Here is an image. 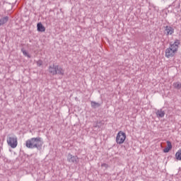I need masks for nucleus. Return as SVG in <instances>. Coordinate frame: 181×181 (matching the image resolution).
I'll return each mask as SVG.
<instances>
[{"label": "nucleus", "mask_w": 181, "mask_h": 181, "mask_svg": "<svg viewBox=\"0 0 181 181\" xmlns=\"http://www.w3.org/2000/svg\"><path fill=\"white\" fill-rule=\"evenodd\" d=\"M25 146L29 149H37L40 151L43 146V140L40 137H33L25 141Z\"/></svg>", "instance_id": "obj_1"}, {"label": "nucleus", "mask_w": 181, "mask_h": 181, "mask_svg": "<svg viewBox=\"0 0 181 181\" xmlns=\"http://www.w3.org/2000/svg\"><path fill=\"white\" fill-rule=\"evenodd\" d=\"M180 45V40H175L174 43L170 42V47L165 49V57L170 59V57H173L179 49V45Z\"/></svg>", "instance_id": "obj_2"}, {"label": "nucleus", "mask_w": 181, "mask_h": 181, "mask_svg": "<svg viewBox=\"0 0 181 181\" xmlns=\"http://www.w3.org/2000/svg\"><path fill=\"white\" fill-rule=\"evenodd\" d=\"M6 141L8 146L13 149L18 146V137L15 134H8Z\"/></svg>", "instance_id": "obj_3"}, {"label": "nucleus", "mask_w": 181, "mask_h": 181, "mask_svg": "<svg viewBox=\"0 0 181 181\" xmlns=\"http://www.w3.org/2000/svg\"><path fill=\"white\" fill-rule=\"evenodd\" d=\"M125 139H127V134H125V133L123 132H119L116 137L117 144L121 145L122 144H124V142H125Z\"/></svg>", "instance_id": "obj_4"}, {"label": "nucleus", "mask_w": 181, "mask_h": 181, "mask_svg": "<svg viewBox=\"0 0 181 181\" xmlns=\"http://www.w3.org/2000/svg\"><path fill=\"white\" fill-rule=\"evenodd\" d=\"M67 161L69 163H78V157H77V156H73L71 153H69L67 156Z\"/></svg>", "instance_id": "obj_5"}, {"label": "nucleus", "mask_w": 181, "mask_h": 181, "mask_svg": "<svg viewBox=\"0 0 181 181\" xmlns=\"http://www.w3.org/2000/svg\"><path fill=\"white\" fill-rule=\"evenodd\" d=\"M164 33L165 35H167V36H169V35H173V33H175V29L170 26L167 25L165 27Z\"/></svg>", "instance_id": "obj_6"}, {"label": "nucleus", "mask_w": 181, "mask_h": 181, "mask_svg": "<svg viewBox=\"0 0 181 181\" xmlns=\"http://www.w3.org/2000/svg\"><path fill=\"white\" fill-rule=\"evenodd\" d=\"M57 65H50L48 69L49 73L52 74V76H56V70H57Z\"/></svg>", "instance_id": "obj_7"}, {"label": "nucleus", "mask_w": 181, "mask_h": 181, "mask_svg": "<svg viewBox=\"0 0 181 181\" xmlns=\"http://www.w3.org/2000/svg\"><path fill=\"white\" fill-rule=\"evenodd\" d=\"M56 74L64 76V69H63L60 66L57 65Z\"/></svg>", "instance_id": "obj_8"}, {"label": "nucleus", "mask_w": 181, "mask_h": 181, "mask_svg": "<svg viewBox=\"0 0 181 181\" xmlns=\"http://www.w3.org/2000/svg\"><path fill=\"white\" fill-rule=\"evenodd\" d=\"M156 115L157 118H163V117H165V111L162 110V109H160L156 111Z\"/></svg>", "instance_id": "obj_9"}, {"label": "nucleus", "mask_w": 181, "mask_h": 181, "mask_svg": "<svg viewBox=\"0 0 181 181\" xmlns=\"http://www.w3.org/2000/svg\"><path fill=\"white\" fill-rule=\"evenodd\" d=\"M9 21V17L5 16L0 18V26H4Z\"/></svg>", "instance_id": "obj_10"}, {"label": "nucleus", "mask_w": 181, "mask_h": 181, "mask_svg": "<svg viewBox=\"0 0 181 181\" xmlns=\"http://www.w3.org/2000/svg\"><path fill=\"white\" fill-rule=\"evenodd\" d=\"M37 28L38 32H45V30H46V28H45V26H43V24H42V23H38L37 24Z\"/></svg>", "instance_id": "obj_11"}, {"label": "nucleus", "mask_w": 181, "mask_h": 181, "mask_svg": "<svg viewBox=\"0 0 181 181\" xmlns=\"http://www.w3.org/2000/svg\"><path fill=\"white\" fill-rule=\"evenodd\" d=\"M90 105L92 108H98V107H100L101 105L97 102L92 101L90 103Z\"/></svg>", "instance_id": "obj_12"}, {"label": "nucleus", "mask_w": 181, "mask_h": 181, "mask_svg": "<svg viewBox=\"0 0 181 181\" xmlns=\"http://www.w3.org/2000/svg\"><path fill=\"white\" fill-rule=\"evenodd\" d=\"M175 158L177 160H181V149L178 150L177 152L175 153Z\"/></svg>", "instance_id": "obj_13"}, {"label": "nucleus", "mask_w": 181, "mask_h": 181, "mask_svg": "<svg viewBox=\"0 0 181 181\" xmlns=\"http://www.w3.org/2000/svg\"><path fill=\"white\" fill-rule=\"evenodd\" d=\"M173 86H174L175 88H177V90H180V88H181L180 82L174 83Z\"/></svg>", "instance_id": "obj_14"}, {"label": "nucleus", "mask_w": 181, "mask_h": 181, "mask_svg": "<svg viewBox=\"0 0 181 181\" xmlns=\"http://www.w3.org/2000/svg\"><path fill=\"white\" fill-rule=\"evenodd\" d=\"M22 52H23V54L24 56H26L27 57H28V59H30V54H29V53H28V52H26V50L22 49Z\"/></svg>", "instance_id": "obj_15"}, {"label": "nucleus", "mask_w": 181, "mask_h": 181, "mask_svg": "<svg viewBox=\"0 0 181 181\" xmlns=\"http://www.w3.org/2000/svg\"><path fill=\"white\" fill-rule=\"evenodd\" d=\"M170 149H172V148H169V147H165V148L163 149L164 153H168V152H169V151H170Z\"/></svg>", "instance_id": "obj_16"}, {"label": "nucleus", "mask_w": 181, "mask_h": 181, "mask_svg": "<svg viewBox=\"0 0 181 181\" xmlns=\"http://www.w3.org/2000/svg\"><path fill=\"white\" fill-rule=\"evenodd\" d=\"M167 148H171L172 149V143L170 141H167Z\"/></svg>", "instance_id": "obj_17"}, {"label": "nucleus", "mask_w": 181, "mask_h": 181, "mask_svg": "<svg viewBox=\"0 0 181 181\" xmlns=\"http://www.w3.org/2000/svg\"><path fill=\"white\" fill-rule=\"evenodd\" d=\"M102 168H105V169H107V168H108V164L107 163H103L101 165Z\"/></svg>", "instance_id": "obj_18"}, {"label": "nucleus", "mask_w": 181, "mask_h": 181, "mask_svg": "<svg viewBox=\"0 0 181 181\" xmlns=\"http://www.w3.org/2000/svg\"><path fill=\"white\" fill-rule=\"evenodd\" d=\"M42 61L37 62V66H38L39 67H40V66H42Z\"/></svg>", "instance_id": "obj_19"}, {"label": "nucleus", "mask_w": 181, "mask_h": 181, "mask_svg": "<svg viewBox=\"0 0 181 181\" xmlns=\"http://www.w3.org/2000/svg\"><path fill=\"white\" fill-rule=\"evenodd\" d=\"M98 124H100V122H97L96 125H95V127H98V128H100V125Z\"/></svg>", "instance_id": "obj_20"}]
</instances>
